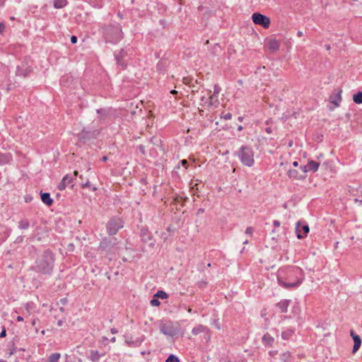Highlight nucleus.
I'll list each match as a JSON object with an SVG mask.
<instances>
[{
	"label": "nucleus",
	"mask_w": 362,
	"mask_h": 362,
	"mask_svg": "<svg viewBox=\"0 0 362 362\" xmlns=\"http://www.w3.org/2000/svg\"><path fill=\"white\" fill-rule=\"evenodd\" d=\"M303 279V271L300 267L296 266L281 268L277 273L279 284L287 289L299 286Z\"/></svg>",
	"instance_id": "f257e3e1"
},
{
	"label": "nucleus",
	"mask_w": 362,
	"mask_h": 362,
	"mask_svg": "<svg viewBox=\"0 0 362 362\" xmlns=\"http://www.w3.org/2000/svg\"><path fill=\"white\" fill-rule=\"evenodd\" d=\"M54 261V254L51 250L47 249L37 255L31 269L38 274L49 276L53 272Z\"/></svg>",
	"instance_id": "f03ea898"
},
{
	"label": "nucleus",
	"mask_w": 362,
	"mask_h": 362,
	"mask_svg": "<svg viewBox=\"0 0 362 362\" xmlns=\"http://www.w3.org/2000/svg\"><path fill=\"white\" fill-rule=\"evenodd\" d=\"M101 30L107 43L117 44L123 38L122 26L119 23H115L104 25Z\"/></svg>",
	"instance_id": "7ed1b4c3"
},
{
	"label": "nucleus",
	"mask_w": 362,
	"mask_h": 362,
	"mask_svg": "<svg viewBox=\"0 0 362 362\" xmlns=\"http://www.w3.org/2000/svg\"><path fill=\"white\" fill-rule=\"evenodd\" d=\"M237 156L244 165L251 167L255 163L254 152L249 146H242L238 151Z\"/></svg>",
	"instance_id": "20e7f679"
},
{
	"label": "nucleus",
	"mask_w": 362,
	"mask_h": 362,
	"mask_svg": "<svg viewBox=\"0 0 362 362\" xmlns=\"http://www.w3.org/2000/svg\"><path fill=\"white\" fill-rule=\"evenodd\" d=\"M132 54V50L131 48H124L121 49L119 52H115L114 53L115 59L117 62V64L119 66L122 70H124L127 68L129 62L130 60V55Z\"/></svg>",
	"instance_id": "39448f33"
},
{
	"label": "nucleus",
	"mask_w": 362,
	"mask_h": 362,
	"mask_svg": "<svg viewBox=\"0 0 362 362\" xmlns=\"http://www.w3.org/2000/svg\"><path fill=\"white\" fill-rule=\"evenodd\" d=\"M100 134L98 129L86 130L83 129L80 133L77 134V137L80 142L86 144L92 139H95Z\"/></svg>",
	"instance_id": "423d86ee"
},
{
	"label": "nucleus",
	"mask_w": 362,
	"mask_h": 362,
	"mask_svg": "<svg viewBox=\"0 0 362 362\" xmlns=\"http://www.w3.org/2000/svg\"><path fill=\"white\" fill-rule=\"evenodd\" d=\"M123 227V221L119 218H112L106 226L107 232L109 235H115L118 230Z\"/></svg>",
	"instance_id": "0eeeda50"
},
{
	"label": "nucleus",
	"mask_w": 362,
	"mask_h": 362,
	"mask_svg": "<svg viewBox=\"0 0 362 362\" xmlns=\"http://www.w3.org/2000/svg\"><path fill=\"white\" fill-rule=\"evenodd\" d=\"M252 20L255 24L261 25L264 28H269L271 23L269 17L257 12L252 13Z\"/></svg>",
	"instance_id": "6e6552de"
},
{
	"label": "nucleus",
	"mask_w": 362,
	"mask_h": 362,
	"mask_svg": "<svg viewBox=\"0 0 362 362\" xmlns=\"http://www.w3.org/2000/svg\"><path fill=\"white\" fill-rule=\"evenodd\" d=\"M310 231L309 226L305 221H298L296 226V233L298 239L304 238Z\"/></svg>",
	"instance_id": "1a4fd4ad"
},
{
	"label": "nucleus",
	"mask_w": 362,
	"mask_h": 362,
	"mask_svg": "<svg viewBox=\"0 0 362 362\" xmlns=\"http://www.w3.org/2000/svg\"><path fill=\"white\" fill-rule=\"evenodd\" d=\"M33 71L31 66L28 65L26 62H21V64L16 67V75L21 77H28Z\"/></svg>",
	"instance_id": "9d476101"
},
{
	"label": "nucleus",
	"mask_w": 362,
	"mask_h": 362,
	"mask_svg": "<svg viewBox=\"0 0 362 362\" xmlns=\"http://www.w3.org/2000/svg\"><path fill=\"white\" fill-rule=\"evenodd\" d=\"M192 333L194 335H197L199 334L203 333L204 339L206 341H209L211 339V330L207 327H206L203 325H199L194 327L192 330Z\"/></svg>",
	"instance_id": "9b49d317"
},
{
	"label": "nucleus",
	"mask_w": 362,
	"mask_h": 362,
	"mask_svg": "<svg viewBox=\"0 0 362 362\" xmlns=\"http://www.w3.org/2000/svg\"><path fill=\"white\" fill-rule=\"evenodd\" d=\"M140 236L141 238V240L144 243H148L150 246L153 247L155 245V241L153 238V235L151 233L145 228H141Z\"/></svg>",
	"instance_id": "f8f14e48"
},
{
	"label": "nucleus",
	"mask_w": 362,
	"mask_h": 362,
	"mask_svg": "<svg viewBox=\"0 0 362 362\" xmlns=\"http://www.w3.org/2000/svg\"><path fill=\"white\" fill-rule=\"evenodd\" d=\"M160 331L162 334L173 337L175 334L173 327L166 323H162L160 325Z\"/></svg>",
	"instance_id": "ddd939ff"
},
{
	"label": "nucleus",
	"mask_w": 362,
	"mask_h": 362,
	"mask_svg": "<svg viewBox=\"0 0 362 362\" xmlns=\"http://www.w3.org/2000/svg\"><path fill=\"white\" fill-rule=\"evenodd\" d=\"M73 181V176L70 175H65L58 185V189L60 191L64 190L66 187L71 184Z\"/></svg>",
	"instance_id": "4468645a"
},
{
	"label": "nucleus",
	"mask_w": 362,
	"mask_h": 362,
	"mask_svg": "<svg viewBox=\"0 0 362 362\" xmlns=\"http://www.w3.org/2000/svg\"><path fill=\"white\" fill-rule=\"evenodd\" d=\"M267 47L271 52H276L280 47V43L276 39H270L267 43Z\"/></svg>",
	"instance_id": "2eb2a0df"
},
{
	"label": "nucleus",
	"mask_w": 362,
	"mask_h": 362,
	"mask_svg": "<svg viewBox=\"0 0 362 362\" xmlns=\"http://www.w3.org/2000/svg\"><path fill=\"white\" fill-rule=\"evenodd\" d=\"M144 340V337L137 338L136 340H133L132 338L127 339L124 343L129 347H139L141 346Z\"/></svg>",
	"instance_id": "dca6fc26"
},
{
	"label": "nucleus",
	"mask_w": 362,
	"mask_h": 362,
	"mask_svg": "<svg viewBox=\"0 0 362 362\" xmlns=\"http://www.w3.org/2000/svg\"><path fill=\"white\" fill-rule=\"evenodd\" d=\"M290 303V300H281L280 302L276 303V306L280 309L281 313H286L288 312V308Z\"/></svg>",
	"instance_id": "f3484780"
},
{
	"label": "nucleus",
	"mask_w": 362,
	"mask_h": 362,
	"mask_svg": "<svg viewBox=\"0 0 362 362\" xmlns=\"http://www.w3.org/2000/svg\"><path fill=\"white\" fill-rule=\"evenodd\" d=\"M42 202L48 206H52L53 204V199L50 197V194L48 192H40Z\"/></svg>",
	"instance_id": "a211bd4d"
},
{
	"label": "nucleus",
	"mask_w": 362,
	"mask_h": 362,
	"mask_svg": "<svg viewBox=\"0 0 362 362\" xmlns=\"http://www.w3.org/2000/svg\"><path fill=\"white\" fill-rule=\"evenodd\" d=\"M341 90H339L337 94L331 95L329 97V102L334 104L335 106L338 107L341 101Z\"/></svg>",
	"instance_id": "6ab92c4d"
},
{
	"label": "nucleus",
	"mask_w": 362,
	"mask_h": 362,
	"mask_svg": "<svg viewBox=\"0 0 362 362\" xmlns=\"http://www.w3.org/2000/svg\"><path fill=\"white\" fill-rule=\"evenodd\" d=\"M103 354H100V353L97 350H90V356H88V359L92 362H99L101 356Z\"/></svg>",
	"instance_id": "aec40b11"
},
{
	"label": "nucleus",
	"mask_w": 362,
	"mask_h": 362,
	"mask_svg": "<svg viewBox=\"0 0 362 362\" xmlns=\"http://www.w3.org/2000/svg\"><path fill=\"white\" fill-rule=\"evenodd\" d=\"M274 341V337H272L269 333H266L262 337V342L265 346H271Z\"/></svg>",
	"instance_id": "412c9836"
},
{
	"label": "nucleus",
	"mask_w": 362,
	"mask_h": 362,
	"mask_svg": "<svg viewBox=\"0 0 362 362\" xmlns=\"http://www.w3.org/2000/svg\"><path fill=\"white\" fill-rule=\"evenodd\" d=\"M308 171L316 172L320 166V163L310 160L308 162Z\"/></svg>",
	"instance_id": "4be33fe9"
},
{
	"label": "nucleus",
	"mask_w": 362,
	"mask_h": 362,
	"mask_svg": "<svg viewBox=\"0 0 362 362\" xmlns=\"http://www.w3.org/2000/svg\"><path fill=\"white\" fill-rule=\"evenodd\" d=\"M353 340H354V346H353L352 352L356 353L359 349V348L361 345V337L358 335V336H354Z\"/></svg>",
	"instance_id": "5701e85b"
},
{
	"label": "nucleus",
	"mask_w": 362,
	"mask_h": 362,
	"mask_svg": "<svg viewBox=\"0 0 362 362\" xmlns=\"http://www.w3.org/2000/svg\"><path fill=\"white\" fill-rule=\"evenodd\" d=\"M11 160V155L10 153H0V164H7Z\"/></svg>",
	"instance_id": "b1692460"
},
{
	"label": "nucleus",
	"mask_w": 362,
	"mask_h": 362,
	"mask_svg": "<svg viewBox=\"0 0 362 362\" xmlns=\"http://www.w3.org/2000/svg\"><path fill=\"white\" fill-rule=\"evenodd\" d=\"M18 228L21 230H26L30 226V222L28 219L24 218L18 221Z\"/></svg>",
	"instance_id": "393cba45"
},
{
	"label": "nucleus",
	"mask_w": 362,
	"mask_h": 362,
	"mask_svg": "<svg viewBox=\"0 0 362 362\" xmlns=\"http://www.w3.org/2000/svg\"><path fill=\"white\" fill-rule=\"evenodd\" d=\"M60 357L61 354L59 353H53L49 356L47 362H58Z\"/></svg>",
	"instance_id": "a878e982"
},
{
	"label": "nucleus",
	"mask_w": 362,
	"mask_h": 362,
	"mask_svg": "<svg viewBox=\"0 0 362 362\" xmlns=\"http://www.w3.org/2000/svg\"><path fill=\"white\" fill-rule=\"evenodd\" d=\"M67 4V0H54V6L56 8H62Z\"/></svg>",
	"instance_id": "bb28decb"
},
{
	"label": "nucleus",
	"mask_w": 362,
	"mask_h": 362,
	"mask_svg": "<svg viewBox=\"0 0 362 362\" xmlns=\"http://www.w3.org/2000/svg\"><path fill=\"white\" fill-rule=\"evenodd\" d=\"M291 354L289 351L284 352L280 355L282 362H289L291 361Z\"/></svg>",
	"instance_id": "cd10ccee"
},
{
	"label": "nucleus",
	"mask_w": 362,
	"mask_h": 362,
	"mask_svg": "<svg viewBox=\"0 0 362 362\" xmlns=\"http://www.w3.org/2000/svg\"><path fill=\"white\" fill-rule=\"evenodd\" d=\"M293 334V331L292 329H287L282 332L281 337L285 340H288L292 337Z\"/></svg>",
	"instance_id": "c85d7f7f"
},
{
	"label": "nucleus",
	"mask_w": 362,
	"mask_h": 362,
	"mask_svg": "<svg viewBox=\"0 0 362 362\" xmlns=\"http://www.w3.org/2000/svg\"><path fill=\"white\" fill-rule=\"evenodd\" d=\"M353 100L356 104L362 103V92L359 91L357 93L354 94L353 96Z\"/></svg>",
	"instance_id": "c756f323"
},
{
	"label": "nucleus",
	"mask_w": 362,
	"mask_h": 362,
	"mask_svg": "<svg viewBox=\"0 0 362 362\" xmlns=\"http://www.w3.org/2000/svg\"><path fill=\"white\" fill-rule=\"evenodd\" d=\"M288 175L289 177L293 178V179H300V177H302V176H300L298 175V173L296 170H289L288 171Z\"/></svg>",
	"instance_id": "7c9ffc66"
},
{
	"label": "nucleus",
	"mask_w": 362,
	"mask_h": 362,
	"mask_svg": "<svg viewBox=\"0 0 362 362\" xmlns=\"http://www.w3.org/2000/svg\"><path fill=\"white\" fill-rule=\"evenodd\" d=\"M8 346H9V349H8V351L7 352V354L8 356H11L16 353L15 344L13 342H12L11 344H10L8 345Z\"/></svg>",
	"instance_id": "2f4dec72"
},
{
	"label": "nucleus",
	"mask_w": 362,
	"mask_h": 362,
	"mask_svg": "<svg viewBox=\"0 0 362 362\" xmlns=\"http://www.w3.org/2000/svg\"><path fill=\"white\" fill-rule=\"evenodd\" d=\"M155 297L160 298L162 299H165L168 298V294L163 291H158L155 295Z\"/></svg>",
	"instance_id": "473e14b6"
},
{
	"label": "nucleus",
	"mask_w": 362,
	"mask_h": 362,
	"mask_svg": "<svg viewBox=\"0 0 362 362\" xmlns=\"http://www.w3.org/2000/svg\"><path fill=\"white\" fill-rule=\"evenodd\" d=\"M165 362H180V361L177 356L173 354H170L166 359Z\"/></svg>",
	"instance_id": "72a5a7b5"
},
{
	"label": "nucleus",
	"mask_w": 362,
	"mask_h": 362,
	"mask_svg": "<svg viewBox=\"0 0 362 362\" xmlns=\"http://www.w3.org/2000/svg\"><path fill=\"white\" fill-rule=\"evenodd\" d=\"M156 68H157V70L160 73L164 72L165 70V65H164L163 62H160V61L158 62V63L157 64Z\"/></svg>",
	"instance_id": "f704fd0d"
},
{
	"label": "nucleus",
	"mask_w": 362,
	"mask_h": 362,
	"mask_svg": "<svg viewBox=\"0 0 362 362\" xmlns=\"http://www.w3.org/2000/svg\"><path fill=\"white\" fill-rule=\"evenodd\" d=\"M150 304L152 306H158L160 305V302L157 298H153V299L151 300Z\"/></svg>",
	"instance_id": "c9c22d12"
},
{
	"label": "nucleus",
	"mask_w": 362,
	"mask_h": 362,
	"mask_svg": "<svg viewBox=\"0 0 362 362\" xmlns=\"http://www.w3.org/2000/svg\"><path fill=\"white\" fill-rule=\"evenodd\" d=\"M253 230H254V229L252 227H251V226L247 227V228L245 230V233L247 235H252L253 233Z\"/></svg>",
	"instance_id": "e433bc0d"
},
{
	"label": "nucleus",
	"mask_w": 362,
	"mask_h": 362,
	"mask_svg": "<svg viewBox=\"0 0 362 362\" xmlns=\"http://www.w3.org/2000/svg\"><path fill=\"white\" fill-rule=\"evenodd\" d=\"M222 117L226 120H229L232 118V114L230 112H228L222 116Z\"/></svg>",
	"instance_id": "4c0bfd02"
},
{
	"label": "nucleus",
	"mask_w": 362,
	"mask_h": 362,
	"mask_svg": "<svg viewBox=\"0 0 362 362\" xmlns=\"http://www.w3.org/2000/svg\"><path fill=\"white\" fill-rule=\"evenodd\" d=\"M138 148L143 155L146 154L145 146L141 144L138 146Z\"/></svg>",
	"instance_id": "58836bf2"
},
{
	"label": "nucleus",
	"mask_w": 362,
	"mask_h": 362,
	"mask_svg": "<svg viewBox=\"0 0 362 362\" xmlns=\"http://www.w3.org/2000/svg\"><path fill=\"white\" fill-rule=\"evenodd\" d=\"M182 165L185 167L186 169L187 168L188 162L187 160L183 159L180 161Z\"/></svg>",
	"instance_id": "ea45409f"
},
{
	"label": "nucleus",
	"mask_w": 362,
	"mask_h": 362,
	"mask_svg": "<svg viewBox=\"0 0 362 362\" xmlns=\"http://www.w3.org/2000/svg\"><path fill=\"white\" fill-rule=\"evenodd\" d=\"M77 40H78V39H77V37H76V36H75V35H72V36L71 37V42L72 44H75V43H76V42H77Z\"/></svg>",
	"instance_id": "a19ab883"
},
{
	"label": "nucleus",
	"mask_w": 362,
	"mask_h": 362,
	"mask_svg": "<svg viewBox=\"0 0 362 362\" xmlns=\"http://www.w3.org/2000/svg\"><path fill=\"white\" fill-rule=\"evenodd\" d=\"M273 225H274V226L275 228H278V227H279V226H280L281 223H280V221H277V220H274V221H273Z\"/></svg>",
	"instance_id": "79ce46f5"
},
{
	"label": "nucleus",
	"mask_w": 362,
	"mask_h": 362,
	"mask_svg": "<svg viewBox=\"0 0 362 362\" xmlns=\"http://www.w3.org/2000/svg\"><path fill=\"white\" fill-rule=\"evenodd\" d=\"M300 169L304 173H307L308 171V165L301 166Z\"/></svg>",
	"instance_id": "37998d69"
},
{
	"label": "nucleus",
	"mask_w": 362,
	"mask_h": 362,
	"mask_svg": "<svg viewBox=\"0 0 362 362\" xmlns=\"http://www.w3.org/2000/svg\"><path fill=\"white\" fill-rule=\"evenodd\" d=\"M67 302H68V300H67V298H63L60 299V303H61L63 305H66V304L67 303Z\"/></svg>",
	"instance_id": "c03bdc74"
},
{
	"label": "nucleus",
	"mask_w": 362,
	"mask_h": 362,
	"mask_svg": "<svg viewBox=\"0 0 362 362\" xmlns=\"http://www.w3.org/2000/svg\"><path fill=\"white\" fill-rule=\"evenodd\" d=\"M89 185H90V182H89L88 180H87L85 183H82L81 184V187L82 188H86V187H89Z\"/></svg>",
	"instance_id": "a18cd8bd"
},
{
	"label": "nucleus",
	"mask_w": 362,
	"mask_h": 362,
	"mask_svg": "<svg viewBox=\"0 0 362 362\" xmlns=\"http://www.w3.org/2000/svg\"><path fill=\"white\" fill-rule=\"evenodd\" d=\"M6 329H4L1 332V333H0V337H1V338L4 337H6Z\"/></svg>",
	"instance_id": "49530a36"
},
{
	"label": "nucleus",
	"mask_w": 362,
	"mask_h": 362,
	"mask_svg": "<svg viewBox=\"0 0 362 362\" xmlns=\"http://www.w3.org/2000/svg\"><path fill=\"white\" fill-rule=\"evenodd\" d=\"M265 132H266L267 134H270L272 132V127H266V128H265Z\"/></svg>",
	"instance_id": "de8ad7c7"
},
{
	"label": "nucleus",
	"mask_w": 362,
	"mask_h": 362,
	"mask_svg": "<svg viewBox=\"0 0 362 362\" xmlns=\"http://www.w3.org/2000/svg\"><path fill=\"white\" fill-rule=\"evenodd\" d=\"M110 332L112 334H115L118 332V330L115 328V327H112L110 329Z\"/></svg>",
	"instance_id": "09e8293b"
},
{
	"label": "nucleus",
	"mask_w": 362,
	"mask_h": 362,
	"mask_svg": "<svg viewBox=\"0 0 362 362\" xmlns=\"http://www.w3.org/2000/svg\"><path fill=\"white\" fill-rule=\"evenodd\" d=\"M159 23H160L161 25H163V27H164V28H165V23H166V21H165V19H160V20L159 21Z\"/></svg>",
	"instance_id": "8fccbe9b"
},
{
	"label": "nucleus",
	"mask_w": 362,
	"mask_h": 362,
	"mask_svg": "<svg viewBox=\"0 0 362 362\" xmlns=\"http://www.w3.org/2000/svg\"><path fill=\"white\" fill-rule=\"evenodd\" d=\"M5 29V25L2 23H0V33H1Z\"/></svg>",
	"instance_id": "3c124183"
},
{
	"label": "nucleus",
	"mask_w": 362,
	"mask_h": 362,
	"mask_svg": "<svg viewBox=\"0 0 362 362\" xmlns=\"http://www.w3.org/2000/svg\"><path fill=\"white\" fill-rule=\"evenodd\" d=\"M219 90H220V88L217 85H215V86H214V93H218Z\"/></svg>",
	"instance_id": "603ef678"
},
{
	"label": "nucleus",
	"mask_w": 362,
	"mask_h": 362,
	"mask_svg": "<svg viewBox=\"0 0 362 362\" xmlns=\"http://www.w3.org/2000/svg\"><path fill=\"white\" fill-rule=\"evenodd\" d=\"M204 212V209L200 208V209H199L197 210V215H199V214H203Z\"/></svg>",
	"instance_id": "864d4df0"
},
{
	"label": "nucleus",
	"mask_w": 362,
	"mask_h": 362,
	"mask_svg": "<svg viewBox=\"0 0 362 362\" xmlns=\"http://www.w3.org/2000/svg\"><path fill=\"white\" fill-rule=\"evenodd\" d=\"M303 35V33L302 31L300 30H298V33H297V36L298 37H302Z\"/></svg>",
	"instance_id": "5fc2aeb1"
},
{
	"label": "nucleus",
	"mask_w": 362,
	"mask_h": 362,
	"mask_svg": "<svg viewBox=\"0 0 362 362\" xmlns=\"http://www.w3.org/2000/svg\"><path fill=\"white\" fill-rule=\"evenodd\" d=\"M63 323H64L63 320H59L57 322V325L58 326H62Z\"/></svg>",
	"instance_id": "6e6d98bb"
},
{
	"label": "nucleus",
	"mask_w": 362,
	"mask_h": 362,
	"mask_svg": "<svg viewBox=\"0 0 362 362\" xmlns=\"http://www.w3.org/2000/svg\"><path fill=\"white\" fill-rule=\"evenodd\" d=\"M183 83L185 84L189 83V79L187 78H183Z\"/></svg>",
	"instance_id": "4d7b16f0"
},
{
	"label": "nucleus",
	"mask_w": 362,
	"mask_h": 362,
	"mask_svg": "<svg viewBox=\"0 0 362 362\" xmlns=\"http://www.w3.org/2000/svg\"><path fill=\"white\" fill-rule=\"evenodd\" d=\"M170 93H171L172 95H177V91L176 90H172L170 91Z\"/></svg>",
	"instance_id": "13d9d810"
},
{
	"label": "nucleus",
	"mask_w": 362,
	"mask_h": 362,
	"mask_svg": "<svg viewBox=\"0 0 362 362\" xmlns=\"http://www.w3.org/2000/svg\"><path fill=\"white\" fill-rule=\"evenodd\" d=\"M17 320L18 322H22V321H23V317L22 316H18L17 317Z\"/></svg>",
	"instance_id": "bf43d9fd"
},
{
	"label": "nucleus",
	"mask_w": 362,
	"mask_h": 362,
	"mask_svg": "<svg viewBox=\"0 0 362 362\" xmlns=\"http://www.w3.org/2000/svg\"><path fill=\"white\" fill-rule=\"evenodd\" d=\"M350 335L354 338V336H358V334H356L353 330H351Z\"/></svg>",
	"instance_id": "052dcab7"
},
{
	"label": "nucleus",
	"mask_w": 362,
	"mask_h": 362,
	"mask_svg": "<svg viewBox=\"0 0 362 362\" xmlns=\"http://www.w3.org/2000/svg\"><path fill=\"white\" fill-rule=\"evenodd\" d=\"M112 343H115V341H116V338L115 337H113L112 338L110 339V340Z\"/></svg>",
	"instance_id": "680f3d73"
},
{
	"label": "nucleus",
	"mask_w": 362,
	"mask_h": 362,
	"mask_svg": "<svg viewBox=\"0 0 362 362\" xmlns=\"http://www.w3.org/2000/svg\"><path fill=\"white\" fill-rule=\"evenodd\" d=\"M101 160L103 161V162H105L106 160H107V156H103Z\"/></svg>",
	"instance_id": "e2e57ef3"
},
{
	"label": "nucleus",
	"mask_w": 362,
	"mask_h": 362,
	"mask_svg": "<svg viewBox=\"0 0 362 362\" xmlns=\"http://www.w3.org/2000/svg\"><path fill=\"white\" fill-rule=\"evenodd\" d=\"M5 1L6 0H0V7L2 6L4 4Z\"/></svg>",
	"instance_id": "0e129e2a"
},
{
	"label": "nucleus",
	"mask_w": 362,
	"mask_h": 362,
	"mask_svg": "<svg viewBox=\"0 0 362 362\" xmlns=\"http://www.w3.org/2000/svg\"><path fill=\"white\" fill-rule=\"evenodd\" d=\"M293 165L294 167H297V166L298 165V163L297 161H294V162L293 163Z\"/></svg>",
	"instance_id": "69168bd1"
},
{
	"label": "nucleus",
	"mask_w": 362,
	"mask_h": 362,
	"mask_svg": "<svg viewBox=\"0 0 362 362\" xmlns=\"http://www.w3.org/2000/svg\"><path fill=\"white\" fill-rule=\"evenodd\" d=\"M199 286H205L206 284V282H199Z\"/></svg>",
	"instance_id": "338daca9"
},
{
	"label": "nucleus",
	"mask_w": 362,
	"mask_h": 362,
	"mask_svg": "<svg viewBox=\"0 0 362 362\" xmlns=\"http://www.w3.org/2000/svg\"><path fill=\"white\" fill-rule=\"evenodd\" d=\"M31 199H32V198L30 197H25V202H30Z\"/></svg>",
	"instance_id": "774afa93"
}]
</instances>
